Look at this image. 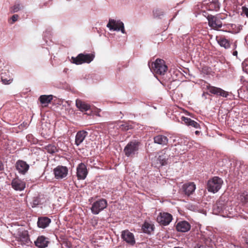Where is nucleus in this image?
<instances>
[{
	"label": "nucleus",
	"mask_w": 248,
	"mask_h": 248,
	"mask_svg": "<svg viewBox=\"0 0 248 248\" xmlns=\"http://www.w3.org/2000/svg\"><path fill=\"white\" fill-rule=\"evenodd\" d=\"M148 66L152 72L159 75H164L168 69L164 61L159 59H157L155 62H153L151 65L149 62Z\"/></svg>",
	"instance_id": "f257e3e1"
},
{
	"label": "nucleus",
	"mask_w": 248,
	"mask_h": 248,
	"mask_svg": "<svg viewBox=\"0 0 248 248\" xmlns=\"http://www.w3.org/2000/svg\"><path fill=\"white\" fill-rule=\"evenodd\" d=\"M140 143L136 140L129 142L124 147V152L128 157H134L138 153Z\"/></svg>",
	"instance_id": "f03ea898"
},
{
	"label": "nucleus",
	"mask_w": 248,
	"mask_h": 248,
	"mask_svg": "<svg viewBox=\"0 0 248 248\" xmlns=\"http://www.w3.org/2000/svg\"><path fill=\"white\" fill-rule=\"evenodd\" d=\"M222 184L223 181L220 178L214 177L208 181L207 188L209 191L215 193L221 188Z\"/></svg>",
	"instance_id": "7ed1b4c3"
},
{
	"label": "nucleus",
	"mask_w": 248,
	"mask_h": 248,
	"mask_svg": "<svg viewBox=\"0 0 248 248\" xmlns=\"http://www.w3.org/2000/svg\"><path fill=\"white\" fill-rule=\"evenodd\" d=\"M94 58V56L92 54L80 53L76 57H72L71 60L73 63L79 65L83 63H89L93 60Z\"/></svg>",
	"instance_id": "20e7f679"
},
{
	"label": "nucleus",
	"mask_w": 248,
	"mask_h": 248,
	"mask_svg": "<svg viewBox=\"0 0 248 248\" xmlns=\"http://www.w3.org/2000/svg\"><path fill=\"white\" fill-rule=\"evenodd\" d=\"M207 18L209 26L212 29L218 30L222 26L221 20L224 18L221 17L220 15H217V16L208 15Z\"/></svg>",
	"instance_id": "39448f33"
},
{
	"label": "nucleus",
	"mask_w": 248,
	"mask_h": 248,
	"mask_svg": "<svg viewBox=\"0 0 248 248\" xmlns=\"http://www.w3.org/2000/svg\"><path fill=\"white\" fill-rule=\"evenodd\" d=\"M108 202L105 199H100L93 203L91 208V212L94 215H97L106 208Z\"/></svg>",
	"instance_id": "423d86ee"
},
{
	"label": "nucleus",
	"mask_w": 248,
	"mask_h": 248,
	"mask_svg": "<svg viewBox=\"0 0 248 248\" xmlns=\"http://www.w3.org/2000/svg\"><path fill=\"white\" fill-rule=\"evenodd\" d=\"M107 27L110 31H120L123 33H125L124 23L120 20H115L112 19H109Z\"/></svg>",
	"instance_id": "0eeeda50"
},
{
	"label": "nucleus",
	"mask_w": 248,
	"mask_h": 248,
	"mask_svg": "<svg viewBox=\"0 0 248 248\" xmlns=\"http://www.w3.org/2000/svg\"><path fill=\"white\" fill-rule=\"evenodd\" d=\"M225 200L222 198H220L216 203L213 206V212L216 215H220V216H227L226 212L224 211Z\"/></svg>",
	"instance_id": "6e6552de"
},
{
	"label": "nucleus",
	"mask_w": 248,
	"mask_h": 248,
	"mask_svg": "<svg viewBox=\"0 0 248 248\" xmlns=\"http://www.w3.org/2000/svg\"><path fill=\"white\" fill-rule=\"evenodd\" d=\"M204 89H207L210 93L216 95H218L224 97H227L229 93L222 90L221 88L211 86L208 84L204 85Z\"/></svg>",
	"instance_id": "1a4fd4ad"
},
{
	"label": "nucleus",
	"mask_w": 248,
	"mask_h": 248,
	"mask_svg": "<svg viewBox=\"0 0 248 248\" xmlns=\"http://www.w3.org/2000/svg\"><path fill=\"white\" fill-rule=\"evenodd\" d=\"M53 171L56 179H62L66 177L68 170L66 167L58 166L54 169Z\"/></svg>",
	"instance_id": "9d476101"
},
{
	"label": "nucleus",
	"mask_w": 248,
	"mask_h": 248,
	"mask_svg": "<svg viewBox=\"0 0 248 248\" xmlns=\"http://www.w3.org/2000/svg\"><path fill=\"white\" fill-rule=\"evenodd\" d=\"M225 205L224 211L226 212L227 216H223V217H232L237 215V213L238 212V208H236L232 206V202L230 201H225Z\"/></svg>",
	"instance_id": "9b49d317"
},
{
	"label": "nucleus",
	"mask_w": 248,
	"mask_h": 248,
	"mask_svg": "<svg viewBox=\"0 0 248 248\" xmlns=\"http://www.w3.org/2000/svg\"><path fill=\"white\" fill-rule=\"evenodd\" d=\"M172 219V216L168 213H161L157 217V221L160 224L166 226L170 224Z\"/></svg>",
	"instance_id": "f8f14e48"
},
{
	"label": "nucleus",
	"mask_w": 248,
	"mask_h": 248,
	"mask_svg": "<svg viewBox=\"0 0 248 248\" xmlns=\"http://www.w3.org/2000/svg\"><path fill=\"white\" fill-rule=\"evenodd\" d=\"M88 174L86 166L83 163L79 164L77 168V176L78 180H84Z\"/></svg>",
	"instance_id": "ddd939ff"
},
{
	"label": "nucleus",
	"mask_w": 248,
	"mask_h": 248,
	"mask_svg": "<svg viewBox=\"0 0 248 248\" xmlns=\"http://www.w3.org/2000/svg\"><path fill=\"white\" fill-rule=\"evenodd\" d=\"M11 186L15 190L22 191L25 188L26 184L24 181L18 178H16L12 180Z\"/></svg>",
	"instance_id": "4468645a"
},
{
	"label": "nucleus",
	"mask_w": 248,
	"mask_h": 248,
	"mask_svg": "<svg viewBox=\"0 0 248 248\" xmlns=\"http://www.w3.org/2000/svg\"><path fill=\"white\" fill-rule=\"evenodd\" d=\"M196 189V185L193 182H189L183 185L182 190L183 193L187 196L193 194Z\"/></svg>",
	"instance_id": "2eb2a0df"
},
{
	"label": "nucleus",
	"mask_w": 248,
	"mask_h": 248,
	"mask_svg": "<svg viewBox=\"0 0 248 248\" xmlns=\"http://www.w3.org/2000/svg\"><path fill=\"white\" fill-rule=\"evenodd\" d=\"M49 243L48 239L43 235L38 236L34 241L35 245L38 248H46Z\"/></svg>",
	"instance_id": "dca6fc26"
},
{
	"label": "nucleus",
	"mask_w": 248,
	"mask_h": 248,
	"mask_svg": "<svg viewBox=\"0 0 248 248\" xmlns=\"http://www.w3.org/2000/svg\"><path fill=\"white\" fill-rule=\"evenodd\" d=\"M121 236L123 240L127 243L134 244L135 243L133 234L128 230L123 231Z\"/></svg>",
	"instance_id": "f3484780"
},
{
	"label": "nucleus",
	"mask_w": 248,
	"mask_h": 248,
	"mask_svg": "<svg viewBox=\"0 0 248 248\" xmlns=\"http://www.w3.org/2000/svg\"><path fill=\"white\" fill-rule=\"evenodd\" d=\"M16 168L19 173L25 174L29 169V165L25 161L18 160L16 163Z\"/></svg>",
	"instance_id": "a211bd4d"
},
{
	"label": "nucleus",
	"mask_w": 248,
	"mask_h": 248,
	"mask_svg": "<svg viewBox=\"0 0 248 248\" xmlns=\"http://www.w3.org/2000/svg\"><path fill=\"white\" fill-rule=\"evenodd\" d=\"M191 228L190 225L186 221L178 222L176 225V230L178 232H188Z\"/></svg>",
	"instance_id": "6ab92c4d"
},
{
	"label": "nucleus",
	"mask_w": 248,
	"mask_h": 248,
	"mask_svg": "<svg viewBox=\"0 0 248 248\" xmlns=\"http://www.w3.org/2000/svg\"><path fill=\"white\" fill-rule=\"evenodd\" d=\"M205 2L209 10L217 11L219 9L220 5L218 0H205Z\"/></svg>",
	"instance_id": "aec40b11"
},
{
	"label": "nucleus",
	"mask_w": 248,
	"mask_h": 248,
	"mask_svg": "<svg viewBox=\"0 0 248 248\" xmlns=\"http://www.w3.org/2000/svg\"><path fill=\"white\" fill-rule=\"evenodd\" d=\"M87 134V131L84 130L78 131L76 136L75 144L77 146L79 145L83 141Z\"/></svg>",
	"instance_id": "412c9836"
},
{
	"label": "nucleus",
	"mask_w": 248,
	"mask_h": 248,
	"mask_svg": "<svg viewBox=\"0 0 248 248\" xmlns=\"http://www.w3.org/2000/svg\"><path fill=\"white\" fill-rule=\"evenodd\" d=\"M76 106L81 111H86L91 108L90 105L78 99L76 100Z\"/></svg>",
	"instance_id": "4be33fe9"
},
{
	"label": "nucleus",
	"mask_w": 248,
	"mask_h": 248,
	"mask_svg": "<svg viewBox=\"0 0 248 248\" xmlns=\"http://www.w3.org/2000/svg\"><path fill=\"white\" fill-rule=\"evenodd\" d=\"M181 120L187 126H191L196 129L200 128V124L198 123L189 118L182 116L181 117Z\"/></svg>",
	"instance_id": "5701e85b"
},
{
	"label": "nucleus",
	"mask_w": 248,
	"mask_h": 248,
	"mask_svg": "<svg viewBox=\"0 0 248 248\" xmlns=\"http://www.w3.org/2000/svg\"><path fill=\"white\" fill-rule=\"evenodd\" d=\"M51 219L47 217H40L38 218L37 225L39 228H45L49 225Z\"/></svg>",
	"instance_id": "b1692460"
},
{
	"label": "nucleus",
	"mask_w": 248,
	"mask_h": 248,
	"mask_svg": "<svg viewBox=\"0 0 248 248\" xmlns=\"http://www.w3.org/2000/svg\"><path fill=\"white\" fill-rule=\"evenodd\" d=\"M52 99V95H42L39 98L40 103L45 107L47 106Z\"/></svg>",
	"instance_id": "393cba45"
},
{
	"label": "nucleus",
	"mask_w": 248,
	"mask_h": 248,
	"mask_svg": "<svg viewBox=\"0 0 248 248\" xmlns=\"http://www.w3.org/2000/svg\"><path fill=\"white\" fill-rule=\"evenodd\" d=\"M170 155L166 152H162L157 158V160L161 166L166 165L168 163Z\"/></svg>",
	"instance_id": "a878e982"
},
{
	"label": "nucleus",
	"mask_w": 248,
	"mask_h": 248,
	"mask_svg": "<svg viewBox=\"0 0 248 248\" xmlns=\"http://www.w3.org/2000/svg\"><path fill=\"white\" fill-rule=\"evenodd\" d=\"M154 142L155 143L162 145H166L168 142V139L167 137L159 135L154 137Z\"/></svg>",
	"instance_id": "bb28decb"
},
{
	"label": "nucleus",
	"mask_w": 248,
	"mask_h": 248,
	"mask_svg": "<svg viewBox=\"0 0 248 248\" xmlns=\"http://www.w3.org/2000/svg\"><path fill=\"white\" fill-rule=\"evenodd\" d=\"M237 200L241 203L244 204L248 203V193L247 192H244L238 195Z\"/></svg>",
	"instance_id": "cd10ccee"
},
{
	"label": "nucleus",
	"mask_w": 248,
	"mask_h": 248,
	"mask_svg": "<svg viewBox=\"0 0 248 248\" xmlns=\"http://www.w3.org/2000/svg\"><path fill=\"white\" fill-rule=\"evenodd\" d=\"M218 44L220 46L224 47L225 49L230 47V42L228 40L223 37H220L217 39Z\"/></svg>",
	"instance_id": "c85d7f7f"
},
{
	"label": "nucleus",
	"mask_w": 248,
	"mask_h": 248,
	"mask_svg": "<svg viewBox=\"0 0 248 248\" xmlns=\"http://www.w3.org/2000/svg\"><path fill=\"white\" fill-rule=\"evenodd\" d=\"M142 229L145 233H150L153 231V225L146 222H145L142 225Z\"/></svg>",
	"instance_id": "c756f323"
},
{
	"label": "nucleus",
	"mask_w": 248,
	"mask_h": 248,
	"mask_svg": "<svg viewBox=\"0 0 248 248\" xmlns=\"http://www.w3.org/2000/svg\"><path fill=\"white\" fill-rule=\"evenodd\" d=\"M45 149L46 151L50 153L53 154L57 152L58 150L55 145L52 144H49L46 146Z\"/></svg>",
	"instance_id": "7c9ffc66"
},
{
	"label": "nucleus",
	"mask_w": 248,
	"mask_h": 248,
	"mask_svg": "<svg viewBox=\"0 0 248 248\" xmlns=\"http://www.w3.org/2000/svg\"><path fill=\"white\" fill-rule=\"evenodd\" d=\"M153 13L154 16L158 18H161L164 15V12L161 9H156L154 11Z\"/></svg>",
	"instance_id": "2f4dec72"
},
{
	"label": "nucleus",
	"mask_w": 248,
	"mask_h": 248,
	"mask_svg": "<svg viewBox=\"0 0 248 248\" xmlns=\"http://www.w3.org/2000/svg\"><path fill=\"white\" fill-rule=\"evenodd\" d=\"M23 7L22 5H21L19 3H16L12 7V13H16L18 11L21 9Z\"/></svg>",
	"instance_id": "473e14b6"
},
{
	"label": "nucleus",
	"mask_w": 248,
	"mask_h": 248,
	"mask_svg": "<svg viewBox=\"0 0 248 248\" xmlns=\"http://www.w3.org/2000/svg\"><path fill=\"white\" fill-rule=\"evenodd\" d=\"M241 15L243 16H245L247 17H248V8L245 6L242 7Z\"/></svg>",
	"instance_id": "72a5a7b5"
},
{
	"label": "nucleus",
	"mask_w": 248,
	"mask_h": 248,
	"mask_svg": "<svg viewBox=\"0 0 248 248\" xmlns=\"http://www.w3.org/2000/svg\"><path fill=\"white\" fill-rule=\"evenodd\" d=\"M242 68L243 71L246 72V73H248V62L246 61L242 62Z\"/></svg>",
	"instance_id": "f704fd0d"
},
{
	"label": "nucleus",
	"mask_w": 248,
	"mask_h": 248,
	"mask_svg": "<svg viewBox=\"0 0 248 248\" xmlns=\"http://www.w3.org/2000/svg\"><path fill=\"white\" fill-rule=\"evenodd\" d=\"M120 128L123 130H127L131 128V126L127 124H121Z\"/></svg>",
	"instance_id": "c9c22d12"
},
{
	"label": "nucleus",
	"mask_w": 248,
	"mask_h": 248,
	"mask_svg": "<svg viewBox=\"0 0 248 248\" xmlns=\"http://www.w3.org/2000/svg\"><path fill=\"white\" fill-rule=\"evenodd\" d=\"M1 81L2 83L4 84H9L11 82V79H7V78H4L3 77H1Z\"/></svg>",
	"instance_id": "e433bc0d"
},
{
	"label": "nucleus",
	"mask_w": 248,
	"mask_h": 248,
	"mask_svg": "<svg viewBox=\"0 0 248 248\" xmlns=\"http://www.w3.org/2000/svg\"><path fill=\"white\" fill-rule=\"evenodd\" d=\"M18 17V16L17 15H13L11 17L13 22H15L16 21H17Z\"/></svg>",
	"instance_id": "4c0bfd02"
},
{
	"label": "nucleus",
	"mask_w": 248,
	"mask_h": 248,
	"mask_svg": "<svg viewBox=\"0 0 248 248\" xmlns=\"http://www.w3.org/2000/svg\"><path fill=\"white\" fill-rule=\"evenodd\" d=\"M39 201L37 198H35L33 200V204L35 206L39 204Z\"/></svg>",
	"instance_id": "58836bf2"
},
{
	"label": "nucleus",
	"mask_w": 248,
	"mask_h": 248,
	"mask_svg": "<svg viewBox=\"0 0 248 248\" xmlns=\"http://www.w3.org/2000/svg\"><path fill=\"white\" fill-rule=\"evenodd\" d=\"M25 241L26 242V244H28L29 243V240L28 236H26L24 237Z\"/></svg>",
	"instance_id": "ea45409f"
},
{
	"label": "nucleus",
	"mask_w": 248,
	"mask_h": 248,
	"mask_svg": "<svg viewBox=\"0 0 248 248\" xmlns=\"http://www.w3.org/2000/svg\"><path fill=\"white\" fill-rule=\"evenodd\" d=\"M232 55L235 56H237V51L236 50H234L232 52Z\"/></svg>",
	"instance_id": "a19ab883"
},
{
	"label": "nucleus",
	"mask_w": 248,
	"mask_h": 248,
	"mask_svg": "<svg viewBox=\"0 0 248 248\" xmlns=\"http://www.w3.org/2000/svg\"><path fill=\"white\" fill-rule=\"evenodd\" d=\"M195 248H204L203 246H198L197 245L195 247Z\"/></svg>",
	"instance_id": "79ce46f5"
},
{
	"label": "nucleus",
	"mask_w": 248,
	"mask_h": 248,
	"mask_svg": "<svg viewBox=\"0 0 248 248\" xmlns=\"http://www.w3.org/2000/svg\"><path fill=\"white\" fill-rule=\"evenodd\" d=\"M199 133V131H195V134H196V135H198Z\"/></svg>",
	"instance_id": "37998d69"
},
{
	"label": "nucleus",
	"mask_w": 248,
	"mask_h": 248,
	"mask_svg": "<svg viewBox=\"0 0 248 248\" xmlns=\"http://www.w3.org/2000/svg\"><path fill=\"white\" fill-rule=\"evenodd\" d=\"M246 243H247V247L248 248V239L247 240Z\"/></svg>",
	"instance_id": "c03bdc74"
},
{
	"label": "nucleus",
	"mask_w": 248,
	"mask_h": 248,
	"mask_svg": "<svg viewBox=\"0 0 248 248\" xmlns=\"http://www.w3.org/2000/svg\"><path fill=\"white\" fill-rule=\"evenodd\" d=\"M233 47H234V48H236V45L235 44H234V45H233Z\"/></svg>",
	"instance_id": "a18cd8bd"
},
{
	"label": "nucleus",
	"mask_w": 248,
	"mask_h": 248,
	"mask_svg": "<svg viewBox=\"0 0 248 248\" xmlns=\"http://www.w3.org/2000/svg\"><path fill=\"white\" fill-rule=\"evenodd\" d=\"M174 248H183L180 247H175Z\"/></svg>",
	"instance_id": "49530a36"
},
{
	"label": "nucleus",
	"mask_w": 248,
	"mask_h": 248,
	"mask_svg": "<svg viewBox=\"0 0 248 248\" xmlns=\"http://www.w3.org/2000/svg\"><path fill=\"white\" fill-rule=\"evenodd\" d=\"M2 170V167L0 165V170Z\"/></svg>",
	"instance_id": "de8ad7c7"
}]
</instances>
